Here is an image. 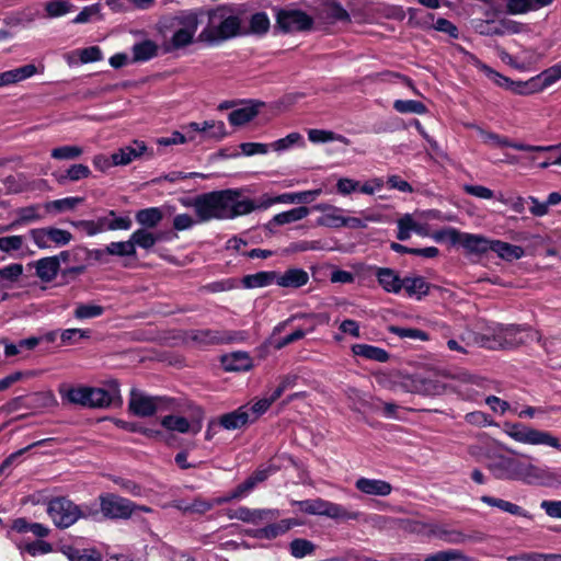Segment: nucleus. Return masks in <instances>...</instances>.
<instances>
[{"label":"nucleus","mask_w":561,"mask_h":561,"mask_svg":"<svg viewBox=\"0 0 561 561\" xmlns=\"http://www.w3.org/2000/svg\"><path fill=\"white\" fill-rule=\"evenodd\" d=\"M243 10L239 5L224 4L207 12V23L197 36V42L218 46L245 32L242 27Z\"/></svg>","instance_id":"f257e3e1"},{"label":"nucleus","mask_w":561,"mask_h":561,"mask_svg":"<svg viewBox=\"0 0 561 561\" xmlns=\"http://www.w3.org/2000/svg\"><path fill=\"white\" fill-rule=\"evenodd\" d=\"M280 515L277 508H250L240 506L231 511L228 516L257 528L248 531V535L255 539L274 540L287 534L299 523L294 518L278 519Z\"/></svg>","instance_id":"f03ea898"},{"label":"nucleus","mask_w":561,"mask_h":561,"mask_svg":"<svg viewBox=\"0 0 561 561\" xmlns=\"http://www.w3.org/2000/svg\"><path fill=\"white\" fill-rule=\"evenodd\" d=\"M238 188L214 191L197 196L196 217L198 222L213 219H233L239 216Z\"/></svg>","instance_id":"7ed1b4c3"},{"label":"nucleus","mask_w":561,"mask_h":561,"mask_svg":"<svg viewBox=\"0 0 561 561\" xmlns=\"http://www.w3.org/2000/svg\"><path fill=\"white\" fill-rule=\"evenodd\" d=\"M490 348L511 350L534 341H540V334L526 325L496 323L485 335Z\"/></svg>","instance_id":"20e7f679"},{"label":"nucleus","mask_w":561,"mask_h":561,"mask_svg":"<svg viewBox=\"0 0 561 561\" xmlns=\"http://www.w3.org/2000/svg\"><path fill=\"white\" fill-rule=\"evenodd\" d=\"M174 32L169 41L167 50H176L191 45L199 25L198 13L184 11L172 19Z\"/></svg>","instance_id":"39448f33"},{"label":"nucleus","mask_w":561,"mask_h":561,"mask_svg":"<svg viewBox=\"0 0 561 561\" xmlns=\"http://www.w3.org/2000/svg\"><path fill=\"white\" fill-rule=\"evenodd\" d=\"M504 432L512 439L527 445H545L561 451L559 439L550 432L536 430L523 423H506Z\"/></svg>","instance_id":"423d86ee"},{"label":"nucleus","mask_w":561,"mask_h":561,"mask_svg":"<svg viewBox=\"0 0 561 561\" xmlns=\"http://www.w3.org/2000/svg\"><path fill=\"white\" fill-rule=\"evenodd\" d=\"M294 504L307 514L327 516L336 520H356L360 515L358 512H350L340 504L320 497L295 501Z\"/></svg>","instance_id":"0eeeda50"},{"label":"nucleus","mask_w":561,"mask_h":561,"mask_svg":"<svg viewBox=\"0 0 561 561\" xmlns=\"http://www.w3.org/2000/svg\"><path fill=\"white\" fill-rule=\"evenodd\" d=\"M173 399L167 397H152L133 389L128 402L129 411L140 417L153 415L158 411L171 409Z\"/></svg>","instance_id":"6e6552de"},{"label":"nucleus","mask_w":561,"mask_h":561,"mask_svg":"<svg viewBox=\"0 0 561 561\" xmlns=\"http://www.w3.org/2000/svg\"><path fill=\"white\" fill-rule=\"evenodd\" d=\"M101 515L110 519H126L137 507L131 501L113 493L99 496Z\"/></svg>","instance_id":"1a4fd4ad"},{"label":"nucleus","mask_w":561,"mask_h":561,"mask_svg":"<svg viewBox=\"0 0 561 561\" xmlns=\"http://www.w3.org/2000/svg\"><path fill=\"white\" fill-rule=\"evenodd\" d=\"M77 504L67 497H56L49 501L47 514L59 528H68L78 520Z\"/></svg>","instance_id":"9d476101"},{"label":"nucleus","mask_w":561,"mask_h":561,"mask_svg":"<svg viewBox=\"0 0 561 561\" xmlns=\"http://www.w3.org/2000/svg\"><path fill=\"white\" fill-rule=\"evenodd\" d=\"M188 337L199 345H215L244 341L247 333L244 331L203 329L192 331Z\"/></svg>","instance_id":"9b49d317"},{"label":"nucleus","mask_w":561,"mask_h":561,"mask_svg":"<svg viewBox=\"0 0 561 561\" xmlns=\"http://www.w3.org/2000/svg\"><path fill=\"white\" fill-rule=\"evenodd\" d=\"M28 234L39 249H49L53 245L62 247L72 239L69 231L53 227L31 229Z\"/></svg>","instance_id":"f8f14e48"},{"label":"nucleus","mask_w":561,"mask_h":561,"mask_svg":"<svg viewBox=\"0 0 561 561\" xmlns=\"http://www.w3.org/2000/svg\"><path fill=\"white\" fill-rule=\"evenodd\" d=\"M548 478L547 469L533 463L529 459H514V473L512 481L525 484L541 483Z\"/></svg>","instance_id":"ddd939ff"},{"label":"nucleus","mask_w":561,"mask_h":561,"mask_svg":"<svg viewBox=\"0 0 561 561\" xmlns=\"http://www.w3.org/2000/svg\"><path fill=\"white\" fill-rule=\"evenodd\" d=\"M312 22V19L301 10L285 9L277 13V24L285 32L308 30Z\"/></svg>","instance_id":"4468645a"},{"label":"nucleus","mask_w":561,"mask_h":561,"mask_svg":"<svg viewBox=\"0 0 561 561\" xmlns=\"http://www.w3.org/2000/svg\"><path fill=\"white\" fill-rule=\"evenodd\" d=\"M147 152L148 148L144 141L134 140L113 152V162L116 167H124L141 158Z\"/></svg>","instance_id":"2eb2a0df"},{"label":"nucleus","mask_w":561,"mask_h":561,"mask_svg":"<svg viewBox=\"0 0 561 561\" xmlns=\"http://www.w3.org/2000/svg\"><path fill=\"white\" fill-rule=\"evenodd\" d=\"M276 204V196L263 194L256 199H250L242 196V190H238L239 216L249 215L254 210H266Z\"/></svg>","instance_id":"dca6fc26"},{"label":"nucleus","mask_w":561,"mask_h":561,"mask_svg":"<svg viewBox=\"0 0 561 561\" xmlns=\"http://www.w3.org/2000/svg\"><path fill=\"white\" fill-rule=\"evenodd\" d=\"M87 394L88 408H107L116 398H119V390L117 383L113 381L111 391L88 387Z\"/></svg>","instance_id":"f3484780"},{"label":"nucleus","mask_w":561,"mask_h":561,"mask_svg":"<svg viewBox=\"0 0 561 561\" xmlns=\"http://www.w3.org/2000/svg\"><path fill=\"white\" fill-rule=\"evenodd\" d=\"M314 209L322 213L317 219L318 226L329 227V228H341L344 224V210L336 206L330 204H318L314 206Z\"/></svg>","instance_id":"a211bd4d"},{"label":"nucleus","mask_w":561,"mask_h":561,"mask_svg":"<svg viewBox=\"0 0 561 561\" xmlns=\"http://www.w3.org/2000/svg\"><path fill=\"white\" fill-rule=\"evenodd\" d=\"M439 539L450 545L465 543L469 537L458 529L448 527L446 524L432 522L431 539Z\"/></svg>","instance_id":"6ab92c4d"},{"label":"nucleus","mask_w":561,"mask_h":561,"mask_svg":"<svg viewBox=\"0 0 561 561\" xmlns=\"http://www.w3.org/2000/svg\"><path fill=\"white\" fill-rule=\"evenodd\" d=\"M261 106L262 104L259 102L248 101L240 107L233 110L228 115V121L233 126H242L251 122L259 114Z\"/></svg>","instance_id":"aec40b11"},{"label":"nucleus","mask_w":561,"mask_h":561,"mask_svg":"<svg viewBox=\"0 0 561 561\" xmlns=\"http://www.w3.org/2000/svg\"><path fill=\"white\" fill-rule=\"evenodd\" d=\"M355 486L364 494L376 496H387L392 491L391 484L380 479L359 478L356 480Z\"/></svg>","instance_id":"412c9836"},{"label":"nucleus","mask_w":561,"mask_h":561,"mask_svg":"<svg viewBox=\"0 0 561 561\" xmlns=\"http://www.w3.org/2000/svg\"><path fill=\"white\" fill-rule=\"evenodd\" d=\"M458 244H460L468 253L482 254L490 251L491 240L480 234L460 231Z\"/></svg>","instance_id":"4be33fe9"},{"label":"nucleus","mask_w":561,"mask_h":561,"mask_svg":"<svg viewBox=\"0 0 561 561\" xmlns=\"http://www.w3.org/2000/svg\"><path fill=\"white\" fill-rule=\"evenodd\" d=\"M36 276L45 283L51 282L58 274L60 262L58 256H47L33 263Z\"/></svg>","instance_id":"5701e85b"},{"label":"nucleus","mask_w":561,"mask_h":561,"mask_svg":"<svg viewBox=\"0 0 561 561\" xmlns=\"http://www.w3.org/2000/svg\"><path fill=\"white\" fill-rule=\"evenodd\" d=\"M379 285L387 293L398 294L402 289V278L389 267H377L375 273Z\"/></svg>","instance_id":"b1692460"},{"label":"nucleus","mask_w":561,"mask_h":561,"mask_svg":"<svg viewBox=\"0 0 561 561\" xmlns=\"http://www.w3.org/2000/svg\"><path fill=\"white\" fill-rule=\"evenodd\" d=\"M161 425L170 432H178V433H188L192 432L193 434H197L201 428L202 424L199 422L195 424H191L187 419L179 415H167L162 417Z\"/></svg>","instance_id":"393cba45"},{"label":"nucleus","mask_w":561,"mask_h":561,"mask_svg":"<svg viewBox=\"0 0 561 561\" xmlns=\"http://www.w3.org/2000/svg\"><path fill=\"white\" fill-rule=\"evenodd\" d=\"M309 280V275L301 268H289L283 274L277 273L276 284L286 288H299L306 285Z\"/></svg>","instance_id":"a878e982"},{"label":"nucleus","mask_w":561,"mask_h":561,"mask_svg":"<svg viewBox=\"0 0 561 561\" xmlns=\"http://www.w3.org/2000/svg\"><path fill=\"white\" fill-rule=\"evenodd\" d=\"M88 387H72L69 385H61L59 387V394L64 402L81 405L88 408Z\"/></svg>","instance_id":"bb28decb"},{"label":"nucleus","mask_w":561,"mask_h":561,"mask_svg":"<svg viewBox=\"0 0 561 561\" xmlns=\"http://www.w3.org/2000/svg\"><path fill=\"white\" fill-rule=\"evenodd\" d=\"M101 232L107 230H129L133 221L129 216H117L116 211L110 210L106 216L99 217Z\"/></svg>","instance_id":"cd10ccee"},{"label":"nucleus","mask_w":561,"mask_h":561,"mask_svg":"<svg viewBox=\"0 0 561 561\" xmlns=\"http://www.w3.org/2000/svg\"><path fill=\"white\" fill-rule=\"evenodd\" d=\"M310 210L306 206H299L296 208H291L286 211H282L279 214H276L268 222L267 227L271 228L272 226H284L287 224L296 222L299 220H302L309 215Z\"/></svg>","instance_id":"c85d7f7f"},{"label":"nucleus","mask_w":561,"mask_h":561,"mask_svg":"<svg viewBox=\"0 0 561 561\" xmlns=\"http://www.w3.org/2000/svg\"><path fill=\"white\" fill-rule=\"evenodd\" d=\"M221 364L228 371H245L251 368L252 359L245 352H234L225 355L221 359Z\"/></svg>","instance_id":"c756f323"},{"label":"nucleus","mask_w":561,"mask_h":561,"mask_svg":"<svg viewBox=\"0 0 561 561\" xmlns=\"http://www.w3.org/2000/svg\"><path fill=\"white\" fill-rule=\"evenodd\" d=\"M352 352L356 356L378 363H386L390 357L386 350L369 344H354Z\"/></svg>","instance_id":"7c9ffc66"},{"label":"nucleus","mask_w":561,"mask_h":561,"mask_svg":"<svg viewBox=\"0 0 561 561\" xmlns=\"http://www.w3.org/2000/svg\"><path fill=\"white\" fill-rule=\"evenodd\" d=\"M249 422H251V414L245 407H242L233 412L224 414L220 417L219 424L226 430H237Z\"/></svg>","instance_id":"2f4dec72"},{"label":"nucleus","mask_w":561,"mask_h":561,"mask_svg":"<svg viewBox=\"0 0 561 561\" xmlns=\"http://www.w3.org/2000/svg\"><path fill=\"white\" fill-rule=\"evenodd\" d=\"M59 184H66L68 181L77 182L91 176V170L82 163L71 164L65 173L54 174Z\"/></svg>","instance_id":"473e14b6"},{"label":"nucleus","mask_w":561,"mask_h":561,"mask_svg":"<svg viewBox=\"0 0 561 561\" xmlns=\"http://www.w3.org/2000/svg\"><path fill=\"white\" fill-rule=\"evenodd\" d=\"M133 62H145L158 55V45L146 39L139 43H136L133 48Z\"/></svg>","instance_id":"72a5a7b5"},{"label":"nucleus","mask_w":561,"mask_h":561,"mask_svg":"<svg viewBox=\"0 0 561 561\" xmlns=\"http://www.w3.org/2000/svg\"><path fill=\"white\" fill-rule=\"evenodd\" d=\"M490 251L495 252L501 259L517 260L524 255V249L500 240H491Z\"/></svg>","instance_id":"f704fd0d"},{"label":"nucleus","mask_w":561,"mask_h":561,"mask_svg":"<svg viewBox=\"0 0 561 561\" xmlns=\"http://www.w3.org/2000/svg\"><path fill=\"white\" fill-rule=\"evenodd\" d=\"M481 501L489 506L496 507L500 511L512 514L514 516L528 517V513L525 510L510 501L493 497L490 495L481 496Z\"/></svg>","instance_id":"c9c22d12"},{"label":"nucleus","mask_w":561,"mask_h":561,"mask_svg":"<svg viewBox=\"0 0 561 561\" xmlns=\"http://www.w3.org/2000/svg\"><path fill=\"white\" fill-rule=\"evenodd\" d=\"M402 289H404L410 297L421 299L428 294L430 285L421 276L405 277L402 278Z\"/></svg>","instance_id":"e433bc0d"},{"label":"nucleus","mask_w":561,"mask_h":561,"mask_svg":"<svg viewBox=\"0 0 561 561\" xmlns=\"http://www.w3.org/2000/svg\"><path fill=\"white\" fill-rule=\"evenodd\" d=\"M399 527L410 534H415L431 539L432 522L425 519H401Z\"/></svg>","instance_id":"4c0bfd02"},{"label":"nucleus","mask_w":561,"mask_h":561,"mask_svg":"<svg viewBox=\"0 0 561 561\" xmlns=\"http://www.w3.org/2000/svg\"><path fill=\"white\" fill-rule=\"evenodd\" d=\"M136 221L142 226V229L157 227L163 218V213L159 207H149L136 213Z\"/></svg>","instance_id":"58836bf2"},{"label":"nucleus","mask_w":561,"mask_h":561,"mask_svg":"<svg viewBox=\"0 0 561 561\" xmlns=\"http://www.w3.org/2000/svg\"><path fill=\"white\" fill-rule=\"evenodd\" d=\"M36 72L37 68L34 65L30 64L1 73L5 87L28 79L33 77Z\"/></svg>","instance_id":"ea45409f"},{"label":"nucleus","mask_w":561,"mask_h":561,"mask_svg":"<svg viewBox=\"0 0 561 561\" xmlns=\"http://www.w3.org/2000/svg\"><path fill=\"white\" fill-rule=\"evenodd\" d=\"M276 277L277 272H259L244 276L242 278V284L245 288H260L273 283L276 284Z\"/></svg>","instance_id":"a19ab883"},{"label":"nucleus","mask_w":561,"mask_h":561,"mask_svg":"<svg viewBox=\"0 0 561 561\" xmlns=\"http://www.w3.org/2000/svg\"><path fill=\"white\" fill-rule=\"evenodd\" d=\"M23 265L11 263L0 268V288H10L23 274Z\"/></svg>","instance_id":"79ce46f5"},{"label":"nucleus","mask_w":561,"mask_h":561,"mask_svg":"<svg viewBox=\"0 0 561 561\" xmlns=\"http://www.w3.org/2000/svg\"><path fill=\"white\" fill-rule=\"evenodd\" d=\"M26 248L25 237L21 234H11L0 237V252L7 254L21 253Z\"/></svg>","instance_id":"37998d69"},{"label":"nucleus","mask_w":561,"mask_h":561,"mask_svg":"<svg viewBox=\"0 0 561 561\" xmlns=\"http://www.w3.org/2000/svg\"><path fill=\"white\" fill-rule=\"evenodd\" d=\"M130 239L133 241L134 248L137 247L149 250L159 241V236L150 232L148 229H137L135 230Z\"/></svg>","instance_id":"c03bdc74"},{"label":"nucleus","mask_w":561,"mask_h":561,"mask_svg":"<svg viewBox=\"0 0 561 561\" xmlns=\"http://www.w3.org/2000/svg\"><path fill=\"white\" fill-rule=\"evenodd\" d=\"M514 459L502 458L499 462L491 465L490 470L493 476L499 480H513Z\"/></svg>","instance_id":"a18cd8bd"},{"label":"nucleus","mask_w":561,"mask_h":561,"mask_svg":"<svg viewBox=\"0 0 561 561\" xmlns=\"http://www.w3.org/2000/svg\"><path fill=\"white\" fill-rule=\"evenodd\" d=\"M105 308L95 304H77L73 310V317L78 320H87L101 317Z\"/></svg>","instance_id":"49530a36"},{"label":"nucleus","mask_w":561,"mask_h":561,"mask_svg":"<svg viewBox=\"0 0 561 561\" xmlns=\"http://www.w3.org/2000/svg\"><path fill=\"white\" fill-rule=\"evenodd\" d=\"M62 552L69 561H102L101 554L95 550L65 547Z\"/></svg>","instance_id":"de8ad7c7"},{"label":"nucleus","mask_w":561,"mask_h":561,"mask_svg":"<svg viewBox=\"0 0 561 561\" xmlns=\"http://www.w3.org/2000/svg\"><path fill=\"white\" fill-rule=\"evenodd\" d=\"M16 219L12 221V226H14V228L36 222L41 219L38 206L35 205L16 209Z\"/></svg>","instance_id":"09e8293b"},{"label":"nucleus","mask_w":561,"mask_h":561,"mask_svg":"<svg viewBox=\"0 0 561 561\" xmlns=\"http://www.w3.org/2000/svg\"><path fill=\"white\" fill-rule=\"evenodd\" d=\"M106 254L115 256H135L136 249L129 238L127 241L111 242L105 248Z\"/></svg>","instance_id":"8fccbe9b"},{"label":"nucleus","mask_w":561,"mask_h":561,"mask_svg":"<svg viewBox=\"0 0 561 561\" xmlns=\"http://www.w3.org/2000/svg\"><path fill=\"white\" fill-rule=\"evenodd\" d=\"M314 328H316L314 325H311L310 328H308L306 330L297 329L293 333H290L284 337H279L277 340H272L271 346H273L275 350H282L285 346H287L296 341L302 340L308 333L313 332Z\"/></svg>","instance_id":"3c124183"},{"label":"nucleus","mask_w":561,"mask_h":561,"mask_svg":"<svg viewBox=\"0 0 561 561\" xmlns=\"http://www.w3.org/2000/svg\"><path fill=\"white\" fill-rule=\"evenodd\" d=\"M75 5L67 0H49L45 3V11L49 18H59L73 10Z\"/></svg>","instance_id":"603ef678"},{"label":"nucleus","mask_w":561,"mask_h":561,"mask_svg":"<svg viewBox=\"0 0 561 561\" xmlns=\"http://www.w3.org/2000/svg\"><path fill=\"white\" fill-rule=\"evenodd\" d=\"M508 90L518 95H529L541 91V88L538 85L537 78L535 77L528 81L512 80Z\"/></svg>","instance_id":"864d4df0"},{"label":"nucleus","mask_w":561,"mask_h":561,"mask_svg":"<svg viewBox=\"0 0 561 561\" xmlns=\"http://www.w3.org/2000/svg\"><path fill=\"white\" fill-rule=\"evenodd\" d=\"M474 65L496 85L508 90L511 81H512L510 78L501 75L500 72L495 71L494 69H492L491 67L481 62L478 59L474 60Z\"/></svg>","instance_id":"5fc2aeb1"},{"label":"nucleus","mask_w":561,"mask_h":561,"mask_svg":"<svg viewBox=\"0 0 561 561\" xmlns=\"http://www.w3.org/2000/svg\"><path fill=\"white\" fill-rule=\"evenodd\" d=\"M83 149L80 146H61L54 148L50 156L56 160H75L81 157Z\"/></svg>","instance_id":"6e6d98bb"},{"label":"nucleus","mask_w":561,"mask_h":561,"mask_svg":"<svg viewBox=\"0 0 561 561\" xmlns=\"http://www.w3.org/2000/svg\"><path fill=\"white\" fill-rule=\"evenodd\" d=\"M393 108L399 113H426V106L422 102L415 100H397L393 103Z\"/></svg>","instance_id":"4d7b16f0"},{"label":"nucleus","mask_w":561,"mask_h":561,"mask_svg":"<svg viewBox=\"0 0 561 561\" xmlns=\"http://www.w3.org/2000/svg\"><path fill=\"white\" fill-rule=\"evenodd\" d=\"M316 549V546L307 539H295L289 545V550L293 557L304 558L311 554Z\"/></svg>","instance_id":"13d9d810"},{"label":"nucleus","mask_w":561,"mask_h":561,"mask_svg":"<svg viewBox=\"0 0 561 561\" xmlns=\"http://www.w3.org/2000/svg\"><path fill=\"white\" fill-rule=\"evenodd\" d=\"M537 81H541V90L550 87L554 82L561 79V64L554 65L543 70L539 76L536 77Z\"/></svg>","instance_id":"bf43d9fd"},{"label":"nucleus","mask_w":561,"mask_h":561,"mask_svg":"<svg viewBox=\"0 0 561 561\" xmlns=\"http://www.w3.org/2000/svg\"><path fill=\"white\" fill-rule=\"evenodd\" d=\"M389 331L401 339L421 340V341L428 340L427 333L422 330H419V329L392 325L389 328Z\"/></svg>","instance_id":"052dcab7"},{"label":"nucleus","mask_w":561,"mask_h":561,"mask_svg":"<svg viewBox=\"0 0 561 561\" xmlns=\"http://www.w3.org/2000/svg\"><path fill=\"white\" fill-rule=\"evenodd\" d=\"M91 336L90 330L84 329H66L60 332L62 345L76 344L81 339H89Z\"/></svg>","instance_id":"680f3d73"},{"label":"nucleus","mask_w":561,"mask_h":561,"mask_svg":"<svg viewBox=\"0 0 561 561\" xmlns=\"http://www.w3.org/2000/svg\"><path fill=\"white\" fill-rule=\"evenodd\" d=\"M308 138L311 142H328V141H342L345 142V137L337 135L333 131L322 129H310Z\"/></svg>","instance_id":"e2e57ef3"},{"label":"nucleus","mask_w":561,"mask_h":561,"mask_svg":"<svg viewBox=\"0 0 561 561\" xmlns=\"http://www.w3.org/2000/svg\"><path fill=\"white\" fill-rule=\"evenodd\" d=\"M325 16L331 21L348 22V12L336 1H331L325 7Z\"/></svg>","instance_id":"0e129e2a"},{"label":"nucleus","mask_w":561,"mask_h":561,"mask_svg":"<svg viewBox=\"0 0 561 561\" xmlns=\"http://www.w3.org/2000/svg\"><path fill=\"white\" fill-rule=\"evenodd\" d=\"M77 510L79 511V512H77L78 520L80 518L96 520V519H99V517L101 515L100 502L99 503L89 502V503H82L80 505L77 504Z\"/></svg>","instance_id":"69168bd1"},{"label":"nucleus","mask_w":561,"mask_h":561,"mask_svg":"<svg viewBox=\"0 0 561 561\" xmlns=\"http://www.w3.org/2000/svg\"><path fill=\"white\" fill-rule=\"evenodd\" d=\"M506 559L507 561H556L554 553H541L535 551L508 556Z\"/></svg>","instance_id":"338daca9"},{"label":"nucleus","mask_w":561,"mask_h":561,"mask_svg":"<svg viewBox=\"0 0 561 561\" xmlns=\"http://www.w3.org/2000/svg\"><path fill=\"white\" fill-rule=\"evenodd\" d=\"M270 28V20L264 12H257L251 16L250 31L254 34H264Z\"/></svg>","instance_id":"774afa93"}]
</instances>
